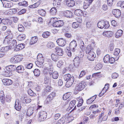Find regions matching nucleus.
I'll return each instance as SVG.
<instances>
[{
    "instance_id": "1",
    "label": "nucleus",
    "mask_w": 124,
    "mask_h": 124,
    "mask_svg": "<svg viewBox=\"0 0 124 124\" xmlns=\"http://www.w3.org/2000/svg\"><path fill=\"white\" fill-rule=\"evenodd\" d=\"M49 66H50V68H49L46 69L45 68L43 70V72L44 74H49V75L51 76L52 74L53 78L54 79H57L58 76V74L56 71L53 72V65L52 63H49Z\"/></svg>"
},
{
    "instance_id": "2",
    "label": "nucleus",
    "mask_w": 124,
    "mask_h": 124,
    "mask_svg": "<svg viewBox=\"0 0 124 124\" xmlns=\"http://www.w3.org/2000/svg\"><path fill=\"white\" fill-rule=\"evenodd\" d=\"M63 77L65 81H67L66 84V86L67 87L70 86L74 81V77L71 76L70 74H68L64 75Z\"/></svg>"
},
{
    "instance_id": "3",
    "label": "nucleus",
    "mask_w": 124,
    "mask_h": 124,
    "mask_svg": "<svg viewBox=\"0 0 124 124\" xmlns=\"http://www.w3.org/2000/svg\"><path fill=\"white\" fill-rule=\"evenodd\" d=\"M37 60V61L35 62L36 65L39 67H42L44 62V59L41 54H39L38 55Z\"/></svg>"
},
{
    "instance_id": "4",
    "label": "nucleus",
    "mask_w": 124,
    "mask_h": 124,
    "mask_svg": "<svg viewBox=\"0 0 124 124\" xmlns=\"http://www.w3.org/2000/svg\"><path fill=\"white\" fill-rule=\"evenodd\" d=\"M97 26L100 29H102L103 28L107 29L109 27V25L108 21H101L98 23Z\"/></svg>"
},
{
    "instance_id": "5",
    "label": "nucleus",
    "mask_w": 124,
    "mask_h": 124,
    "mask_svg": "<svg viewBox=\"0 0 124 124\" xmlns=\"http://www.w3.org/2000/svg\"><path fill=\"white\" fill-rule=\"evenodd\" d=\"M86 85V82L84 81H82L77 85L75 88V90L78 91H80L83 90Z\"/></svg>"
},
{
    "instance_id": "6",
    "label": "nucleus",
    "mask_w": 124,
    "mask_h": 124,
    "mask_svg": "<svg viewBox=\"0 0 124 124\" xmlns=\"http://www.w3.org/2000/svg\"><path fill=\"white\" fill-rule=\"evenodd\" d=\"M21 101H20V99L16 100L15 102V109L18 111H20L21 108V105H22Z\"/></svg>"
},
{
    "instance_id": "7",
    "label": "nucleus",
    "mask_w": 124,
    "mask_h": 124,
    "mask_svg": "<svg viewBox=\"0 0 124 124\" xmlns=\"http://www.w3.org/2000/svg\"><path fill=\"white\" fill-rule=\"evenodd\" d=\"M20 99V101H21L22 105L23 106L25 105V103H29L31 101V99L27 97H22Z\"/></svg>"
},
{
    "instance_id": "8",
    "label": "nucleus",
    "mask_w": 124,
    "mask_h": 124,
    "mask_svg": "<svg viewBox=\"0 0 124 124\" xmlns=\"http://www.w3.org/2000/svg\"><path fill=\"white\" fill-rule=\"evenodd\" d=\"M47 113L46 111H41L39 113V119L41 121H43L45 119L47 116Z\"/></svg>"
},
{
    "instance_id": "9",
    "label": "nucleus",
    "mask_w": 124,
    "mask_h": 124,
    "mask_svg": "<svg viewBox=\"0 0 124 124\" xmlns=\"http://www.w3.org/2000/svg\"><path fill=\"white\" fill-rule=\"evenodd\" d=\"M77 46V43L76 41L73 40L71 41L70 44V47L71 51L74 52L76 50L75 48Z\"/></svg>"
},
{
    "instance_id": "10",
    "label": "nucleus",
    "mask_w": 124,
    "mask_h": 124,
    "mask_svg": "<svg viewBox=\"0 0 124 124\" xmlns=\"http://www.w3.org/2000/svg\"><path fill=\"white\" fill-rule=\"evenodd\" d=\"M55 96V93L54 92H52L48 96L45 102L47 104L49 103L53 99Z\"/></svg>"
},
{
    "instance_id": "11",
    "label": "nucleus",
    "mask_w": 124,
    "mask_h": 124,
    "mask_svg": "<svg viewBox=\"0 0 124 124\" xmlns=\"http://www.w3.org/2000/svg\"><path fill=\"white\" fill-rule=\"evenodd\" d=\"M87 58L91 61H93L96 57V54L93 52H91L88 54Z\"/></svg>"
},
{
    "instance_id": "12",
    "label": "nucleus",
    "mask_w": 124,
    "mask_h": 124,
    "mask_svg": "<svg viewBox=\"0 0 124 124\" xmlns=\"http://www.w3.org/2000/svg\"><path fill=\"white\" fill-rule=\"evenodd\" d=\"M56 42L59 46H64L66 43V41L62 38L59 39Z\"/></svg>"
},
{
    "instance_id": "13",
    "label": "nucleus",
    "mask_w": 124,
    "mask_h": 124,
    "mask_svg": "<svg viewBox=\"0 0 124 124\" xmlns=\"http://www.w3.org/2000/svg\"><path fill=\"white\" fill-rule=\"evenodd\" d=\"M3 6L5 8H10L13 6V3L11 2L5 0L2 2Z\"/></svg>"
},
{
    "instance_id": "14",
    "label": "nucleus",
    "mask_w": 124,
    "mask_h": 124,
    "mask_svg": "<svg viewBox=\"0 0 124 124\" xmlns=\"http://www.w3.org/2000/svg\"><path fill=\"white\" fill-rule=\"evenodd\" d=\"M112 13L115 17L117 18H119L121 14V11L119 9L113 10L112 11Z\"/></svg>"
},
{
    "instance_id": "15",
    "label": "nucleus",
    "mask_w": 124,
    "mask_h": 124,
    "mask_svg": "<svg viewBox=\"0 0 124 124\" xmlns=\"http://www.w3.org/2000/svg\"><path fill=\"white\" fill-rule=\"evenodd\" d=\"M63 22L61 20H59L54 22L53 24V26L54 27H59L63 26Z\"/></svg>"
},
{
    "instance_id": "16",
    "label": "nucleus",
    "mask_w": 124,
    "mask_h": 124,
    "mask_svg": "<svg viewBox=\"0 0 124 124\" xmlns=\"http://www.w3.org/2000/svg\"><path fill=\"white\" fill-rule=\"evenodd\" d=\"M93 0H85L84 4V9H86L91 4Z\"/></svg>"
},
{
    "instance_id": "17",
    "label": "nucleus",
    "mask_w": 124,
    "mask_h": 124,
    "mask_svg": "<svg viewBox=\"0 0 124 124\" xmlns=\"http://www.w3.org/2000/svg\"><path fill=\"white\" fill-rule=\"evenodd\" d=\"M34 107H30L28 108L26 113V115L27 116H30L32 115L34 112Z\"/></svg>"
},
{
    "instance_id": "18",
    "label": "nucleus",
    "mask_w": 124,
    "mask_h": 124,
    "mask_svg": "<svg viewBox=\"0 0 124 124\" xmlns=\"http://www.w3.org/2000/svg\"><path fill=\"white\" fill-rule=\"evenodd\" d=\"M3 84L5 85H9L12 84L13 83L12 81L8 79H4L2 80Z\"/></svg>"
},
{
    "instance_id": "19",
    "label": "nucleus",
    "mask_w": 124,
    "mask_h": 124,
    "mask_svg": "<svg viewBox=\"0 0 124 124\" xmlns=\"http://www.w3.org/2000/svg\"><path fill=\"white\" fill-rule=\"evenodd\" d=\"M55 52L58 55L62 56L63 54L62 49L59 47H57L55 48Z\"/></svg>"
},
{
    "instance_id": "20",
    "label": "nucleus",
    "mask_w": 124,
    "mask_h": 124,
    "mask_svg": "<svg viewBox=\"0 0 124 124\" xmlns=\"http://www.w3.org/2000/svg\"><path fill=\"white\" fill-rule=\"evenodd\" d=\"M13 37L6 36L4 41L5 44H9L11 42Z\"/></svg>"
},
{
    "instance_id": "21",
    "label": "nucleus",
    "mask_w": 124,
    "mask_h": 124,
    "mask_svg": "<svg viewBox=\"0 0 124 124\" xmlns=\"http://www.w3.org/2000/svg\"><path fill=\"white\" fill-rule=\"evenodd\" d=\"M80 60L79 57H76L74 60V65L76 67H77L80 63Z\"/></svg>"
},
{
    "instance_id": "22",
    "label": "nucleus",
    "mask_w": 124,
    "mask_h": 124,
    "mask_svg": "<svg viewBox=\"0 0 124 124\" xmlns=\"http://www.w3.org/2000/svg\"><path fill=\"white\" fill-rule=\"evenodd\" d=\"M25 45L23 44H20L17 45L15 47L14 49V51H18L20 50H22L24 47Z\"/></svg>"
},
{
    "instance_id": "23",
    "label": "nucleus",
    "mask_w": 124,
    "mask_h": 124,
    "mask_svg": "<svg viewBox=\"0 0 124 124\" xmlns=\"http://www.w3.org/2000/svg\"><path fill=\"white\" fill-rule=\"evenodd\" d=\"M72 12L69 10L64 11L63 13V15L64 16L69 18L72 17Z\"/></svg>"
},
{
    "instance_id": "24",
    "label": "nucleus",
    "mask_w": 124,
    "mask_h": 124,
    "mask_svg": "<svg viewBox=\"0 0 124 124\" xmlns=\"http://www.w3.org/2000/svg\"><path fill=\"white\" fill-rule=\"evenodd\" d=\"M66 2L67 5L70 7L73 6L75 4V1L72 0H67Z\"/></svg>"
},
{
    "instance_id": "25",
    "label": "nucleus",
    "mask_w": 124,
    "mask_h": 124,
    "mask_svg": "<svg viewBox=\"0 0 124 124\" xmlns=\"http://www.w3.org/2000/svg\"><path fill=\"white\" fill-rule=\"evenodd\" d=\"M75 14L78 16H82L83 15V11L80 9L76 10L74 11Z\"/></svg>"
},
{
    "instance_id": "26",
    "label": "nucleus",
    "mask_w": 124,
    "mask_h": 124,
    "mask_svg": "<svg viewBox=\"0 0 124 124\" xmlns=\"http://www.w3.org/2000/svg\"><path fill=\"white\" fill-rule=\"evenodd\" d=\"M16 71L18 73H22L24 70L23 67L22 65L18 66L16 68Z\"/></svg>"
},
{
    "instance_id": "27",
    "label": "nucleus",
    "mask_w": 124,
    "mask_h": 124,
    "mask_svg": "<svg viewBox=\"0 0 124 124\" xmlns=\"http://www.w3.org/2000/svg\"><path fill=\"white\" fill-rule=\"evenodd\" d=\"M4 95L3 92V91H1L0 92V99L1 103L3 104L4 103Z\"/></svg>"
},
{
    "instance_id": "28",
    "label": "nucleus",
    "mask_w": 124,
    "mask_h": 124,
    "mask_svg": "<svg viewBox=\"0 0 124 124\" xmlns=\"http://www.w3.org/2000/svg\"><path fill=\"white\" fill-rule=\"evenodd\" d=\"M61 1L59 0H54L53 3L54 6L59 7L61 5Z\"/></svg>"
},
{
    "instance_id": "29",
    "label": "nucleus",
    "mask_w": 124,
    "mask_h": 124,
    "mask_svg": "<svg viewBox=\"0 0 124 124\" xmlns=\"http://www.w3.org/2000/svg\"><path fill=\"white\" fill-rule=\"evenodd\" d=\"M57 13L56 9L55 7L52 8L50 11V14L51 16H54Z\"/></svg>"
},
{
    "instance_id": "30",
    "label": "nucleus",
    "mask_w": 124,
    "mask_h": 124,
    "mask_svg": "<svg viewBox=\"0 0 124 124\" xmlns=\"http://www.w3.org/2000/svg\"><path fill=\"white\" fill-rule=\"evenodd\" d=\"M10 49V48L9 46H7L5 47H2L0 51L3 53H4L5 54V53L8 51Z\"/></svg>"
},
{
    "instance_id": "31",
    "label": "nucleus",
    "mask_w": 124,
    "mask_h": 124,
    "mask_svg": "<svg viewBox=\"0 0 124 124\" xmlns=\"http://www.w3.org/2000/svg\"><path fill=\"white\" fill-rule=\"evenodd\" d=\"M52 59L55 62H56L58 60L59 57L57 54H52L51 55Z\"/></svg>"
},
{
    "instance_id": "32",
    "label": "nucleus",
    "mask_w": 124,
    "mask_h": 124,
    "mask_svg": "<svg viewBox=\"0 0 124 124\" xmlns=\"http://www.w3.org/2000/svg\"><path fill=\"white\" fill-rule=\"evenodd\" d=\"M123 31L119 30H118L115 34V36L116 38H118L121 37L123 34Z\"/></svg>"
},
{
    "instance_id": "33",
    "label": "nucleus",
    "mask_w": 124,
    "mask_h": 124,
    "mask_svg": "<svg viewBox=\"0 0 124 124\" xmlns=\"http://www.w3.org/2000/svg\"><path fill=\"white\" fill-rule=\"evenodd\" d=\"M45 76L44 78V83L45 84H48L50 82V80L49 78L47 76L49 75V74H45Z\"/></svg>"
},
{
    "instance_id": "34",
    "label": "nucleus",
    "mask_w": 124,
    "mask_h": 124,
    "mask_svg": "<svg viewBox=\"0 0 124 124\" xmlns=\"http://www.w3.org/2000/svg\"><path fill=\"white\" fill-rule=\"evenodd\" d=\"M52 89V87L49 85H47L45 86L44 90L45 93H46L50 92Z\"/></svg>"
},
{
    "instance_id": "35",
    "label": "nucleus",
    "mask_w": 124,
    "mask_h": 124,
    "mask_svg": "<svg viewBox=\"0 0 124 124\" xmlns=\"http://www.w3.org/2000/svg\"><path fill=\"white\" fill-rule=\"evenodd\" d=\"M103 36L107 37H111L112 35L111 32L110 31L104 32H103Z\"/></svg>"
},
{
    "instance_id": "36",
    "label": "nucleus",
    "mask_w": 124,
    "mask_h": 124,
    "mask_svg": "<svg viewBox=\"0 0 124 124\" xmlns=\"http://www.w3.org/2000/svg\"><path fill=\"white\" fill-rule=\"evenodd\" d=\"M38 40V39L37 37H34L32 38L31 40L30 43L31 45L33 44L36 42Z\"/></svg>"
},
{
    "instance_id": "37",
    "label": "nucleus",
    "mask_w": 124,
    "mask_h": 124,
    "mask_svg": "<svg viewBox=\"0 0 124 124\" xmlns=\"http://www.w3.org/2000/svg\"><path fill=\"white\" fill-rule=\"evenodd\" d=\"M93 47L92 46V45H90L88 46L87 47V49L86 50V53L87 54L91 52H93L92 51Z\"/></svg>"
},
{
    "instance_id": "38",
    "label": "nucleus",
    "mask_w": 124,
    "mask_h": 124,
    "mask_svg": "<svg viewBox=\"0 0 124 124\" xmlns=\"http://www.w3.org/2000/svg\"><path fill=\"white\" fill-rule=\"evenodd\" d=\"M25 35L23 34H21L18 36L17 38L18 39L19 41H22L24 40L25 38Z\"/></svg>"
},
{
    "instance_id": "39",
    "label": "nucleus",
    "mask_w": 124,
    "mask_h": 124,
    "mask_svg": "<svg viewBox=\"0 0 124 124\" xmlns=\"http://www.w3.org/2000/svg\"><path fill=\"white\" fill-rule=\"evenodd\" d=\"M2 21H3V23H4V24H7L8 25H10L12 24V21L9 19H3Z\"/></svg>"
},
{
    "instance_id": "40",
    "label": "nucleus",
    "mask_w": 124,
    "mask_h": 124,
    "mask_svg": "<svg viewBox=\"0 0 124 124\" xmlns=\"http://www.w3.org/2000/svg\"><path fill=\"white\" fill-rule=\"evenodd\" d=\"M33 72L34 75L35 76L38 77L40 75V71L38 69H34Z\"/></svg>"
},
{
    "instance_id": "41",
    "label": "nucleus",
    "mask_w": 124,
    "mask_h": 124,
    "mask_svg": "<svg viewBox=\"0 0 124 124\" xmlns=\"http://www.w3.org/2000/svg\"><path fill=\"white\" fill-rule=\"evenodd\" d=\"M50 34L49 32L47 31H45L43 33L42 36L44 38H47L49 36Z\"/></svg>"
},
{
    "instance_id": "42",
    "label": "nucleus",
    "mask_w": 124,
    "mask_h": 124,
    "mask_svg": "<svg viewBox=\"0 0 124 124\" xmlns=\"http://www.w3.org/2000/svg\"><path fill=\"white\" fill-rule=\"evenodd\" d=\"M39 14L43 16H45L46 14V12L43 9H41L38 10Z\"/></svg>"
},
{
    "instance_id": "43",
    "label": "nucleus",
    "mask_w": 124,
    "mask_h": 124,
    "mask_svg": "<svg viewBox=\"0 0 124 124\" xmlns=\"http://www.w3.org/2000/svg\"><path fill=\"white\" fill-rule=\"evenodd\" d=\"M110 58V56L108 54H107L104 57L103 60L105 63H107L109 62Z\"/></svg>"
},
{
    "instance_id": "44",
    "label": "nucleus",
    "mask_w": 124,
    "mask_h": 124,
    "mask_svg": "<svg viewBox=\"0 0 124 124\" xmlns=\"http://www.w3.org/2000/svg\"><path fill=\"white\" fill-rule=\"evenodd\" d=\"M18 27V30L19 31L21 32H23L24 31V28L22 24H19Z\"/></svg>"
},
{
    "instance_id": "45",
    "label": "nucleus",
    "mask_w": 124,
    "mask_h": 124,
    "mask_svg": "<svg viewBox=\"0 0 124 124\" xmlns=\"http://www.w3.org/2000/svg\"><path fill=\"white\" fill-rule=\"evenodd\" d=\"M5 34L7 35V36L13 37L11 32L10 29H7L5 32Z\"/></svg>"
},
{
    "instance_id": "46",
    "label": "nucleus",
    "mask_w": 124,
    "mask_h": 124,
    "mask_svg": "<svg viewBox=\"0 0 124 124\" xmlns=\"http://www.w3.org/2000/svg\"><path fill=\"white\" fill-rule=\"evenodd\" d=\"M16 57L17 62H19L21 61L23 58V56L20 55H17L16 56Z\"/></svg>"
},
{
    "instance_id": "47",
    "label": "nucleus",
    "mask_w": 124,
    "mask_h": 124,
    "mask_svg": "<svg viewBox=\"0 0 124 124\" xmlns=\"http://www.w3.org/2000/svg\"><path fill=\"white\" fill-rule=\"evenodd\" d=\"M76 101L75 100L71 101L69 104V107L71 108H72L74 106L76 103Z\"/></svg>"
},
{
    "instance_id": "48",
    "label": "nucleus",
    "mask_w": 124,
    "mask_h": 124,
    "mask_svg": "<svg viewBox=\"0 0 124 124\" xmlns=\"http://www.w3.org/2000/svg\"><path fill=\"white\" fill-rule=\"evenodd\" d=\"M28 94L31 96H35L36 94L31 89H29L28 90Z\"/></svg>"
},
{
    "instance_id": "49",
    "label": "nucleus",
    "mask_w": 124,
    "mask_h": 124,
    "mask_svg": "<svg viewBox=\"0 0 124 124\" xmlns=\"http://www.w3.org/2000/svg\"><path fill=\"white\" fill-rule=\"evenodd\" d=\"M47 46L48 48H51L54 47V45L53 42H48Z\"/></svg>"
},
{
    "instance_id": "50",
    "label": "nucleus",
    "mask_w": 124,
    "mask_h": 124,
    "mask_svg": "<svg viewBox=\"0 0 124 124\" xmlns=\"http://www.w3.org/2000/svg\"><path fill=\"white\" fill-rule=\"evenodd\" d=\"M64 62L62 61H59L57 63V66L59 67H62L63 66Z\"/></svg>"
},
{
    "instance_id": "51",
    "label": "nucleus",
    "mask_w": 124,
    "mask_h": 124,
    "mask_svg": "<svg viewBox=\"0 0 124 124\" xmlns=\"http://www.w3.org/2000/svg\"><path fill=\"white\" fill-rule=\"evenodd\" d=\"M16 60V56H15L11 57L10 59V61L11 62L15 63H17Z\"/></svg>"
},
{
    "instance_id": "52",
    "label": "nucleus",
    "mask_w": 124,
    "mask_h": 124,
    "mask_svg": "<svg viewBox=\"0 0 124 124\" xmlns=\"http://www.w3.org/2000/svg\"><path fill=\"white\" fill-rule=\"evenodd\" d=\"M120 49L118 48H116L114 50V54L116 56H117L120 53Z\"/></svg>"
},
{
    "instance_id": "53",
    "label": "nucleus",
    "mask_w": 124,
    "mask_h": 124,
    "mask_svg": "<svg viewBox=\"0 0 124 124\" xmlns=\"http://www.w3.org/2000/svg\"><path fill=\"white\" fill-rule=\"evenodd\" d=\"M102 65L100 63H98L96 65V66L95 67V69L96 70H99L101 69L102 67Z\"/></svg>"
},
{
    "instance_id": "54",
    "label": "nucleus",
    "mask_w": 124,
    "mask_h": 124,
    "mask_svg": "<svg viewBox=\"0 0 124 124\" xmlns=\"http://www.w3.org/2000/svg\"><path fill=\"white\" fill-rule=\"evenodd\" d=\"M70 95L69 94V93L65 94L63 97V99L64 100H66L68 99L70 97Z\"/></svg>"
},
{
    "instance_id": "55",
    "label": "nucleus",
    "mask_w": 124,
    "mask_h": 124,
    "mask_svg": "<svg viewBox=\"0 0 124 124\" xmlns=\"http://www.w3.org/2000/svg\"><path fill=\"white\" fill-rule=\"evenodd\" d=\"M79 25V24L77 22H73L72 24V27L73 28L76 29L78 27Z\"/></svg>"
},
{
    "instance_id": "56",
    "label": "nucleus",
    "mask_w": 124,
    "mask_h": 124,
    "mask_svg": "<svg viewBox=\"0 0 124 124\" xmlns=\"http://www.w3.org/2000/svg\"><path fill=\"white\" fill-rule=\"evenodd\" d=\"M117 5L118 6H120L124 8V1H119Z\"/></svg>"
},
{
    "instance_id": "57",
    "label": "nucleus",
    "mask_w": 124,
    "mask_h": 124,
    "mask_svg": "<svg viewBox=\"0 0 124 124\" xmlns=\"http://www.w3.org/2000/svg\"><path fill=\"white\" fill-rule=\"evenodd\" d=\"M4 75L6 76H9L11 75V73L6 69L5 71Z\"/></svg>"
},
{
    "instance_id": "58",
    "label": "nucleus",
    "mask_w": 124,
    "mask_h": 124,
    "mask_svg": "<svg viewBox=\"0 0 124 124\" xmlns=\"http://www.w3.org/2000/svg\"><path fill=\"white\" fill-rule=\"evenodd\" d=\"M13 9H10L9 10H7L5 12V14L7 15H11L13 14Z\"/></svg>"
},
{
    "instance_id": "59",
    "label": "nucleus",
    "mask_w": 124,
    "mask_h": 124,
    "mask_svg": "<svg viewBox=\"0 0 124 124\" xmlns=\"http://www.w3.org/2000/svg\"><path fill=\"white\" fill-rule=\"evenodd\" d=\"M12 67H15V66L14 65H10L8 67H7L6 68V69L7 70H8L10 72H11V71L12 70H13V69L12 68Z\"/></svg>"
},
{
    "instance_id": "60",
    "label": "nucleus",
    "mask_w": 124,
    "mask_h": 124,
    "mask_svg": "<svg viewBox=\"0 0 124 124\" xmlns=\"http://www.w3.org/2000/svg\"><path fill=\"white\" fill-rule=\"evenodd\" d=\"M11 46H12L13 47H15L17 46V42L15 40H13L12 42V43L11 44Z\"/></svg>"
},
{
    "instance_id": "61",
    "label": "nucleus",
    "mask_w": 124,
    "mask_h": 124,
    "mask_svg": "<svg viewBox=\"0 0 124 124\" xmlns=\"http://www.w3.org/2000/svg\"><path fill=\"white\" fill-rule=\"evenodd\" d=\"M83 102V100L82 99H80L79 100L78 103L77 105L78 107L81 106Z\"/></svg>"
},
{
    "instance_id": "62",
    "label": "nucleus",
    "mask_w": 124,
    "mask_h": 124,
    "mask_svg": "<svg viewBox=\"0 0 124 124\" xmlns=\"http://www.w3.org/2000/svg\"><path fill=\"white\" fill-rule=\"evenodd\" d=\"M118 76V74L116 73H114L112 74V78L114 79L116 78Z\"/></svg>"
},
{
    "instance_id": "63",
    "label": "nucleus",
    "mask_w": 124,
    "mask_h": 124,
    "mask_svg": "<svg viewBox=\"0 0 124 124\" xmlns=\"http://www.w3.org/2000/svg\"><path fill=\"white\" fill-rule=\"evenodd\" d=\"M76 20L77 22L81 23L82 22V18L81 17H76Z\"/></svg>"
},
{
    "instance_id": "64",
    "label": "nucleus",
    "mask_w": 124,
    "mask_h": 124,
    "mask_svg": "<svg viewBox=\"0 0 124 124\" xmlns=\"http://www.w3.org/2000/svg\"><path fill=\"white\" fill-rule=\"evenodd\" d=\"M114 46L113 44H110L109 46V49L111 51H112L114 49Z\"/></svg>"
}]
</instances>
